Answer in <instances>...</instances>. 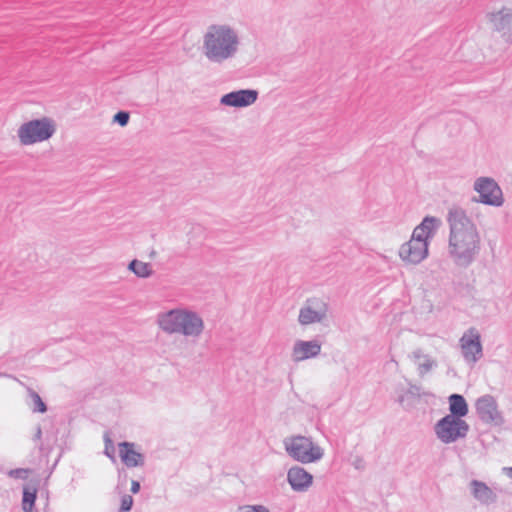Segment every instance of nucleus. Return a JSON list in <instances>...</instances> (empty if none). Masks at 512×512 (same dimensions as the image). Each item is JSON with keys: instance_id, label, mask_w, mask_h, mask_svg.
Listing matches in <instances>:
<instances>
[{"instance_id": "f257e3e1", "label": "nucleus", "mask_w": 512, "mask_h": 512, "mask_svg": "<svg viewBox=\"0 0 512 512\" xmlns=\"http://www.w3.org/2000/svg\"><path fill=\"white\" fill-rule=\"evenodd\" d=\"M449 225L447 253L455 266L468 268L481 252V237L476 224L466 211L453 206L448 210Z\"/></svg>"}, {"instance_id": "f03ea898", "label": "nucleus", "mask_w": 512, "mask_h": 512, "mask_svg": "<svg viewBox=\"0 0 512 512\" xmlns=\"http://www.w3.org/2000/svg\"><path fill=\"white\" fill-rule=\"evenodd\" d=\"M238 32L227 24L208 26L203 36V54L212 63H223L235 57L239 50Z\"/></svg>"}, {"instance_id": "7ed1b4c3", "label": "nucleus", "mask_w": 512, "mask_h": 512, "mask_svg": "<svg viewBox=\"0 0 512 512\" xmlns=\"http://www.w3.org/2000/svg\"><path fill=\"white\" fill-rule=\"evenodd\" d=\"M284 447L287 454L295 461L302 464L314 463L324 456V449L314 443L312 438L296 435L284 439Z\"/></svg>"}, {"instance_id": "20e7f679", "label": "nucleus", "mask_w": 512, "mask_h": 512, "mask_svg": "<svg viewBox=\"0 0 512 512\" xmlns=\"http://www.w3.org/2000/svg\"><path fill=\"white\" fill-rule=\"evenodd\" d=\"M469 424L463 419L444 416L434 425V432L443 444H451L467 437Z\"/></svg>"}, {"instance_id": "39448f33", "label": "nucleus", "mask_w": 512, "mask_h": 512, "mask_svg": "<svg viewBox=\"0 0 512 512\" xmlns=\"http://www.w3.org/2000/svg\"><path fill=\"white\" fill-rule=\"evenodd\" d=\"M55 128L48 118L35 119L22 124L18 129V137L23 145L42 142L53 136Z\"/></svg>"}, {"instance_id": "423d86ee", "label": "nucleus", "mask_w": 512, "mask_h": 512, "mask_svg": "<svg viewBox=\"0 0 512 512\" xmlns=\"http://www.w3.org/2000/svg\"><path fill=\"white\" fill-rule=\"evenodd\" d=\"M474 190L479 194L476 202L494 207H500L504 203L502 189L493 178H477L474 182Z\"/></svg>"}, {"instance_id": "0eeeda50", "label": "nucleus", "mask_w": 512, "mask_h": 512, "mask_svg": "<svg viewBox=\"0 0 512 512\" xmlns=\"http://www.w3.org/2000/svg\"><path fill=\"white\" fill-rule=\"evenodd\" d=\"M328 303L319 298H309L300 308L298 322L307 326L314 323H321L327 318Z\"/></svg>"}, {"instance_id": "6e6552de", "label": "nucleus", "mask_w": 512, "mask_h": 512, "mask_svg": "<svg viewBox=\"0 0 512 512\" xmlns=\"http://www.w3.org/2000/svg\"><path fill=\"white\" fill-rule=\"evenodd\" d=\"M476 412L479 419L486 424L502 425L504 418L498 410V404L492 395L486 394L477 399Z\"/></svg>"}, {"instance_id": "1a4fd4ad", "label": "nucleus", "mask_w": 512, "mask_h": 512, "mask_svg": "<svg viewBox=\"0 0 512 512\" xmlns=\"http://www.w3.org/2000/svg\"><path fill=\"white\" fill-rule=\"evenodd\" d=\"M460 344L462 355L467 362L475 364L483 356L480 334L475 328H470L468 334L465 333L461 337Z\"/></svg>"}, {"instance_id": "9d476101", "label": "nucleus", "mask_w": 512, "mask_h": 512, "mask_svg": "<svg viewBox=\"0 0 512 512\" xmlns=\"http://www.w3.org/2000/svg\"><path fill=\"white\" fill-rule=\"evenodd\" d=\"M428 253V242L421 243L412 238L408 242L403 243L399 249V257L401 260L413 265L421 263L427 258Z\"/></svg>"}, {"instance_id": "9b49d317", "label": "nucleus", "mask_w": 512, "mask_h": 512, "mask_svg": "<svg viewBox=\"0 0 512 512\" xmlns=\"http://www.w3.org/2000/svg\"><path fill=\"white\" fill-rule=\"evenodd\" d=\"M494 30L501 33L506 42L512 43V9L503 7L496 12L487 14Z\"/></svg>"}, {"instance_id": "f8f14e48", "label": "nucleus", "mask_w": 512, "mask_h": 512, "mask_svg": "<svg viewBox=\"0 0 512 512\" xmlns=\"http://www.w3.org/2000/svg\"><path fill=\"white\" fill-rule=\"evenodd\" d=\"M258 91L253 89H241L223 95L220 103L229 107H247L256 102Z\"/></svg>"}, {"instance_id": "ddd939ff", "label": "nucleus", "mask_w": 512, "mask_h": 512, "mask_svg": "<svg viewBox=\"0 0 512 512\" xmlns=\"http://www.w3.org/2000/svg\"><path fill=\"white\" fill-rule=\"evenodd\" d=\"M321 346V342L317 339L297 340L293 345L291 358L296 363L316 358L321 353Z\"/></svg>"}, {"instance_id": "4468645a", "label": "nucleus", "mask_w": 512, "mask_h": 512, "mask_svg": "<svg viewBox=\"0 0 512 512\" xmlns=\"http://www.w3.org/2000/svg\"><path fill=\"white\" fill-rule=\"evenodd\" d=\"M287 482L295 492H307L313 484V475L305 468L295 465L287 472Z\"/></svg>"}, {"instance_id": "2eb2a0df", "label": "nucleus", "mask_w": 512, "mask_h": 512, "mask_svg": "<svg viewBox=\"0 0 512 512\" xmlns=\"http://www.w3.org/2000/svg\"><path fill=\"white\" fill-rule=\"evenodd\" d=\"M203 330L204 322L202 318L196 312L184 309L177 333L187 337H198Z\"/></svg>"}, {"instance_id": "dca6fc26", "label": "nucleus", "mask_w": 512, "mask_h": 512, "mask_svg": "<svg viewBox=\"0 0 512 512\" xmlns=\"http://www.w3.org/2000/svg\"><path fill=\"white\" fill-rule=\"evenodd\" d=\"M441 224L440 219L433 216H426L422 222L413 230L412 239L421 243L428 242L434 237Z\"/></svg>"}, {"instance_id": "f3484780", "label": "nucleus", "mask_w": 512, "mask_h": 512, "mask_svg": "<svg viewBox=\"0 0 512 512\" xmlns=\"http://www.w3.org/2000/svg\"><path fill=\"white\" fill-rule=\"evenodd\" d=\"M184 309H172L158 314L157 323L159 327L167 334H176L179 329L180 321Z\"/></svg>"}, {"instance_id": "a211bd4d", "label": "nucleus", "mask_w": 512, "mask_h": 512, "mask_svg": "<svg viewBox=\"0 0 512 512\" xmlns=\"http://www.w3.org/2000/svg\"><path fill=\"white\" fill-rule=\"evenodd\" d=\"M119 455L127 467L144 465V455L134 450V443L126 441L119 443Z\"/></svg>"}, {"instance_id": "6ab92c4d", "label": "nucleus", "mask_w": 512, "mask_h": 512, "mask_svg": "<svg viewBox=\"0 0 512 512\" xmlns=\"http://www.w3.org/2000/svg\"><path fill=\"white\" fill-rule=\"evenodd\" d=\"M470 489L473 497L482 504H489L496 500V494L482 481L472 480Z\"/></svg>"}, {"instance_id": "aec40b11", "label": "nucleus", "mask_w": 512, "mask_h": 512, "mask_svg": "<svg viewBox=\"0 0 512 512\" xmlns=\"http://www.w3.org/2000/svg\"><path fill=\"white\" fill-rule=\"evenodd\" d=\"M448 401L450 413L446 415L447 417L462 419L468 414V404L462 395L451 394Z\"/></svg>"}, {"instance_id": "412c9836", "label": "nucleus", "mask_w": 512, "mask_h": 512, "mask_svg": "<svg viewBox=\"0 0 512 512\" xmlns=\"http://www.w3.org/2000/svg\"><path fill=\"white\" fill-rule=\"evenodd\" d=\"M128 269L139 278H148L153 275L151 265L137 259H134L129 263Z\"/></svg>"}, {"instance_id": "4be33fe9", "label": "nucleus", "mask_w": 512, "mask_h": 512, "mask_svg": "<svg viewBox=\"0 0 512 512\" xmlns=\"http://www.w3.org/2000/svg\"><path fill=\"white\" fill-rule=\"evenodd\" d=\"M36 498H37L36 487L25 486L23 488L22 509L28 510V511H33V507L35 505Z\"/></svg>"}, {"instance_id": "5701e85b", "label": "nucleus", "mask_w": 512, "mask_h": 512, "mask_svg": "<svg viewBox=\"0 0 512 512\" xmlns=\"http://www.w3.org/2000/svg\"><path fill=\"white\" fill-rule=\"evenodd\" d=\"M27 392L32 401V404L30 405L32 412L45 413L47 411V405L44 403L40 395L32 388H27Z\"/></svg>"}, {"instance_id": "b1692460", "label": "nucleus", "mask_w": 512, "mask_h": 512, "mask_svg": "<svg viewBox=\"0 0 512 512\" xmlns=\"http://www.w3.org/2000/svg\"><path fill=\"white\" fill-rule=\"evenodd\" d=\"M436 366V361L432 359L429 355H427L424 358V362L418 363V373L421 377H423L426 373L431 371Z\"/></svg>"}, {"instance_id": "393cba45", "label": "nucleus", "mask_w": 512, "mask_h": 512, "mask_svg": "<svg viewBox=\"0 0 512 512\" xmlns=\"http://www.w3.org/2000/svg\"><path fill=\"white\" fill-rule=\"evenodd\" d=\"M31 470L28 468H16L8 471V476L14 479H22L25 480L28 478Z\"/></svg>"}, {"instance_id": "a878e982", "label": "nucleus", "mask_w": 512, "mask_h": 512, "mask_svg": "<svg viewBox=\"0 0 512 512\" xmlns=\"http://www.w3.org/2000/svg\"><path fill=\"white\" fill-rule=\"evenodd\" d=\"M130 119V114L127 111H118L114 117L113 122L119 124L121 127H125Z\"/></svg>"}, {"instance_id": "bb28decb", "label": "nucleus", "mask_w": 512, "mask_h": 512, "mask_svg": "<svg viewBox=\"0 0 512 512\" xmlns=\"http://www.w3.org/2000/svg\"><path fill=\"white\" fill-rule=\"evenodd\" d=\"M133 506V497L131 495L125 494L121 498V505L119 512H128L131 510Z\"/></svg>"}, {"instance_id": "cd10ccee", "label": "nucleus", "mask_w": 512, "mask_h": 512, "mask_svg": "<svg viewBox=\"0 0 512 512\" xmlns=\"http://www.w3.org/2000/svg\"><path fill=\"white\" fill-rule=\"evenodd\" d=\"M236 512H269V510L262 505H245L239 507Z\"/></svg>"}, {"instance_id": "c85d7f7f", "label": "nucleus", "mask_w": 512, "mask_h": 512, "mask_svg": "<svg viewBox=\"0 0 512 512\" xmlns=\"http://www.w3.org/2000/svg\"><path fill=\"white\" fill-rule=\"evenodd\" d=\"M105 454L109 457L114 459V447L113 443L110 440V438L106 435L105 436Z\"/></svg>"}, {"instance_id": "c756f323", "label": "nucleus", "mask_w": 512, "mask_h": 512, "mask_svg": "<svg viewBox=\"0 0 512 512\" xmlns=\"http://www.w3.org/2000/svg\"><path fill=\"white\" fill-rule=\"evenodd\" d=\"M105 454L109 457L114 459V447L113 443L110 440V438L106 435L105 436Z\"/></svg>"}, {"instance_id": "7c9ffc66", "label": "nucleus", "mask_w": 512, "mask_h": 512, "mask_svg": "<svg viewBox=\"0 0 512 512\" xmlns=\"http://www.w3.org/2000/svg\"><path fill=\"white\" fill-rule=\"evenodd\" d=\"M407 394H410L413 397L420 398L422 396L421 387L418 385L409 384Z\"/></svg>"}, {"instance_id": "2f4dec72", "label": "nucleus", "mask_w": 512, "mask_h": 512, "mask_svg": "<svg viewBox=\"0 0 512 512\" xmlns=\"http://www.w3.org/2000/svg\"><path fill=\"white\" fill-rule=\"evenodd\" d=\"M425 354L423 353V351L421 349H415L410 355V359L413 360L415 363H420V359H424L425 358Z\"/></svg>"}, {"instance_id": "473e14b6", "label": "nucleus", "mask_w": 512, "mask_h": 512, "mask_svg": "<svg viewBox=\"0 0 512 512\" xmlns=\"http://www.w3.org/2000/svg\"><path fill=\"white\" fill-rule=\"evenodd\" d=\"M140 488H141L140 483L138 481H136V480H132V482H131V489H130L131 492L133 494H136V493H138L140 491Z\"/></svg>"}, {"instance_id": "72a5a7b5", "label": "nucleus", "mask_w": 512, "mask_h": 512, "mask_svg": "<svg viewBox=\"0 0 512 512\" xmlns=\"http://www.w3.org/2000/svg\"><path fill=\"white\" fill-rule=\"evenodd\" d=\"M41 437H42V429H41V427L38 425V426L36 427V432H35V435H34V437H33V440H34V441H38V440H40V439H41Z\"/></svg>"}, {"instance_id": "f704fd0d", "label": "nucleus", "mask_w": 512, "mask_h": 512, "mask_svg": "<svg viewBox=\"0 0 512 512\" xmlns=\"http://www.w3.org/2000/svg\"><path fill=\"white\" fill-rule=\"evenodd\" d=\"M404 400H405V396H404V395L399 396V398H398V402H399L400 404H403V403H404Z\"/></svg>"}, {"instance_id": "c9c22d12", "label": "nucleus", "mask_w": 512, "mask_h": 512, "mask_svg": "<svg viewBox=\"0 0 512 512\" xmlns=\"http://www.w3.org/2000/svg\"><path fill=\"white\" fill-rule=\"evenodd\" d=\"M508 475L512 478V467L508 469Z\"/></svg>"}, {"instance_id": "e433bc0d", "label": "nucleus", "mask_w": 512, "mask_h": 512, "mask_svg": "<svg viewBox=\"0 0 512 512\" xmlns=\"http://www.w3.org/2000/svg\"><path fill=\"white\" fill-rule=\"evenodd\" d=\"M23 512H33V511L23 510Z\"/></svg>"}]
</instances>
